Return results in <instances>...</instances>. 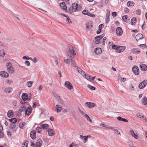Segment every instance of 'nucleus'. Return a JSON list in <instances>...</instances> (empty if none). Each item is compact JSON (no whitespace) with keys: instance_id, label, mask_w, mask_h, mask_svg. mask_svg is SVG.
Here are the masks:
<instances>
[{"instance_id":"f257e3e1","label":"nucleus","mask_w":147,"mask_h":147,"mask_svg":"<svg viewBox=\"0 0 147 147\" xmlns=\"http://www.w3.org/2000/svg\"><path fill=\"white\" fill-rule=\"evenodd\" d=\"M80 10V9L78 7V4L76 3H74L72 4L71 7H70L69 9H68L67 11L70 13H71L73 12Z\"/></svg>"},{"instance_id":"f03ea898","label":"nucleus","mask_w":147,"mask_h":147,"mask_svg":"<svg viewBox=\"0 0 147 147\" xmlns=\"http://www.w3.org/2000/svg\"><path fill=\"white\" fill-rule=\"evenodd\" d=\"M69 50L67 53V57L73 58L76 54V50H74V48L71 45L69 46Z\"/></svg>"},{"instance_id":"7ed1b4c3","label":"nucleus","mask_w":147,"mask_h":147,"mask_svg":"<svg viewBox=\"0 0 147 147\" xmlns=\"http://www.w3.org/2000/svg\"><path fill=\"white\" fill-rule=\"evenodd\" d=\"M6 65L7 71L9 73L13 74L14 72V68L12 67L11 62H9L6 63Z\"/></svg>"},{"instance_id":"20e7f679","label":"nucleus","mask_w":147,"mask_h":147,"mask_svg":"<svg viewBox=\"0 0 147 147\" xmlns=\"http://www.w3.org/2000/svg\"><path fill=\"white\" fill-rule=\"evenodd\" d=\"M73 58H67L64 60V62L65 63L68 65L71 64V65L74 67H76L75 64V61Z\"/></svg>"},{"instance_id":"39448f33","label":"nucleus","mask_w":147,"mask_h":147,"mask_svg":"<svg viewBox=\"0 0 147 147\" xmlns=\"http://www.w3.org/2000/svg\"><path fill=\"white\" fill-rule=\"evenodd\" d=\"M147 84V80H145L140 83L138 85V88L140 89H142L144 88Z\"/></svg>"},{"instance_id":"423d86ee","label":"nucleus","mask_w":147,"mask_h":147,"mask_svg":"<svg viewBox=\"0 0 147 147\" xmlns=\"http://www.w3.org/2000/svg\"><path fill=\"white\" fill-rule=\"evenodd\" d=\"M85 105L89 108H91L96 106V105L94 103H92L90 102H87L85 103Z\"/></svg>"},{"instance_id":"0eeeda50","label":"nucleus","mask_w":147,"mask_h":147,"mask_svg":"<svg viewBox=\"0 0 147 147\" xmlns=\"http://www.w3.org/2000/svg\"><path fill=\"white\" fill-rule=\"evenodd\" d=\"M64 84L65 86L69 90H71L73 88V86L71 83L68 81L65 82Z\"/></svg>"},{"instance_id":"6e6552de","label":"nucleus","mask_w":147,"mask_h":147,"mask_svg":"<svg viewBox=\"0 0 147 147\" xmlns=\"http://www.w3.org/2000/svg\"><path fill=\"white\" fill-rule=\"evenodd\" d=\"M126 47L124 46H119L117 47L116 49V51L118 53H119L124 51Z\"/></svg>"},{"instance_id":"1a4fd4ad","label":"nucleus","mask_w":147,"mask_h":147,"mask_svg":"<svg viewBox=\"0 0 147 147\" xmlns=\"http://www.w3.org/2000/svg\"><path fill=\"white\" fill-rule=\"evenodd\" d=\"M132 71L135 75H138L139 74V71L138 68L137 66H134L132 68Z\"/></svg>"},{"instance_id":"9d476101","label":"nucleus","mask_w":147,"mask_h":147,"mask_svg":"<svg viewBox=\"0 0 147 147\" xmlns=\"http://www.w3.org/2000/svg\"><path fill=\"white\" fill-rule=\"evenodd\" d=\"M103 37V34L96 37L95 38V44H99L100 42V40L102 39Z\"/></svg>"},{"instance_id":"9b49d317","label":"nucleus","mask_w":147,"mask_h":147,"mask_svg":"<svg viewBox=\"0 0 147 147\" xmlns=\"http://www.w3.org/2000/svg\"><path fill=\"white\" fill-rule=\"evenodd\" d=\"M116 32L117 36H121L123 33L122 29L120 27H117L116 29Z\"/></svg>"},{"instance_id":"f8f14e48","label":"nucleus","mask_w":147,"mask_h":147,"mask_svg":"<svg viewBox=\"0 0 147 147\" xmlns=\"http://www.w3.org/2000/svg\"><path fill=\"white\" fill-rule=\"evenodd\" d=\"M16 125L11 124L9 125V128L11 129L12 132H14L16 131Z\"/></svg>"},{"instance_id":"ddd939ff","label":"nucleus","mask_w":147,"mask_h":147,"mask_svg":"<svg viewBox=\"0 0 147 147\" xmlns=\"http://www.w3.org/2000/svg\"><path fill=\"white\" fill-rule=\"evenodd\" d=\"M31 107H28L25 110V114L26 115L28 116L31 113Z\"/></svg>"},{"instance_id":"4468645a","label":"nucleus","mask_w":147,"mask_h":147,"mask_svg":"<svg viewBox=\"0 0 147 147\" xmlns=\"http://www.w3.org/2000/svg\"><path fill=\"white\" fill-rule=\"evenodd\" d=\"M30 136L33 139H34L36 138V133L34 130H32L31 131Z\"/></svg>"},{"instance_id":"2eb2a0df","label":"nucleus","mask_w":147,"mask_h":147,"mask_svg":"<svg viewBox=\"0 0 147 147\" xmlns=\"http://www.w3.org/2000/svg\"><path fill=\"white\" fill-rule=\"evenodd\" d=\"M0 75L2 77L7 78L9 76V74L5 71H2L0 72Z\"/></svg>"},{"instance_id":"dca6fc26","label":"nucleus","mask_w":147,"mask_h":147,"mask_svg":"<svg viewBox=\"0 0 147 147\" xmlns=\"http://www.w3.org/2000/svg\"><path fill=\"white\" fill-rule=\"evenodd\" d=\"M55 108L56 110V112L57 113L60 112L62 110V107L59 105H56Z\"/></svg>"},{"instance_id":"f3484780","label":"nucleus","mask_w":147,"mask_h":147,"mask_svg":"<svg viewBox=\"0 0 147 147\" xmlns=\"http://www.w3.org/2000/svg\"><path fill=\"white\" fill-rule=\"evenodd\" d=\"M140 67L141 70L143 71H145L147 69V66L144 64H140Z\"/></svg>"},{"instance_id":"a211bd4d","label":"nucleus","mask_w":147,"mask_h":147,"mask_svg":"<svg viewBox=\"0 0 147 147\" xmlns=\"http://www.w3.org/2000/svg\"><path fill=\"white\" fill-rule=\"evenodd\" d=\"M48 131L49 134V135L51 136H53L55 132L54 130L51 129H48Z\"/></svg>"},{"instance_id":"6ab92c4d","label":"nucleus","mask_w":147,"mask_h":147,"mask_svg":"<svg viewBox=\"0 0 147 147\" xmlns=\"http://www.w3.org/2000/svg\"><path fill=\"white\" fill-rule=\"evenodd\" d=\"M42 144V141L41 139H38L36 143V146L37 147H40Z\"/></svg>"},{"instance_id":"aec40b11","label":"nucleus","mask_w":147,"mask_h":147,"mask_svg":"<svg viewBox=\"0 0 147 147\" xmlns=\"http://www.w3.org/2000/svg\"><path fill=\"white\" fill-rule=\"evenodd\" d=\"M130 132L131 136L136 139H138V136L135 134L134 131L133 130L131 129Z\"/></svg>"},{"instance_id":"412c9836","label":"nucleus","mask_w":147,"mask_h":147,"mask_svg":"<svg viewBox=\"0 0 147 147\" xmlns=\"http://www.w3.org/2000/svg\"><path fill=\"white\" fill-rule=\"evenodd\" d=\"M95 52L96 54H100L102 52V51L101 49L99 47L96 48L95 50Z\"/></svg>"},{"instance_id":"4be33fe9","label":"nucleus","mask_w":147,"mask_h":147,"mask_svg":"<svg viewBox=\"0 0 147 147\" xmlns=\"http://www.w3.org/2000/svg\"><path fill=\"white\" fill-rule=\"evenodd\" d=\"M22 97L23 100L26 101L28 98V95L26 93H23L22 94Z\"/></svg>"},{"instance_id":"5701e85b","label":"nucleus","mask_w":147,"mask_h":147,"mask_svg":"<svg viewBox=\"0 0 147 147\" xmlns=\"http://www.w3.org/2000/svg\"><path fill=\"white\" fill-rule=\"evenodd\" d=\"M143 35L141 34H138L136 36V39L137 41L143 38Z\"/></svg>"},{"instance_id":"b1692460","label":"nucleus","mask_w":147,"mask_h":147,"mask_svg":"<svg viewBox=\"0 0 147 147\" xmlns=\"http://www.w3.org/2000/svg\"><path fill=\"white\" fill-rule=\"evenodd\" d=\"M59 5L61 8L64 10H66L67 9L66 6L65 4V3L63 2L59 4Z\"/></svg>"},{"instance_id":"393cba45","label":"nucleus","mask_w":147,"mask_h":147,"mask_svg":"<svg viewBox=\"0 0 147 147\" xmlns=\"http://www.w3.org/2000/svg\"><path fill=\"white\" fill-rule=\"evenodd\" d=\"M117 119L119 121H123L125 122H127L128 121L127 119L124 118H123L120 116L117 117Z\"/></svg>"},{"instance_id":"a878e982","label":"nucleus","mask_w":147,"mask_h":147,"mask_svg":"<svg viewBox=\"0 0 147 147\" xmlns=\"http://www.w3.org/2000/svg\"><path fill=\"white\" fill-rule=\"evenodd\" d=\"M13 111L12 110H9L7 113V116L9 117H13Z\"/></svg>"},{"instance_id":"bb28decb","label":"nucleus","mask_w":147,"mask_h":147,"mask_svg":"<svg viewBox=\"0 0 147 147\" xmlns=\"http://www.w3.org/2000/svg\"><path fill=\"white\" fill-rule=\"evenodd\" d=\"M84 117L86 119L87 121H88L90 123L92 122V121L90 119L89 116L87 114H85L84 115Z\"/></svg>"},{"instance_id":"cd10ccee","label":"nucleus","mask_w":147,"mask_h":147,"mask_svg":"<svg viewBox=\"0 0 147 147\" xmlns=\"http://www.w3.org/2000/svg\"><path fill=\"white\" fill-rule=\"evenodd\" d=\"M127 5L129 7L130 6H133L134 4V3L132 1H130L128 2L127 3Z\"/></svg>"},{"instance_id":"c85d7f7f","label":"nucleus","mask_w":147,"mask_h":147,"mask_svg":"<svg viewBox=\"0 0 147 147\" xmlns=\"http://www.w3.org/2000/svg\"><path fill=\"white\" fill-rule=\"evenodd\" d=\"M23 23L26 25H29L30 24V22L29 20L26 18H24V21H23Z\"/></svg>"},{"instance_id":"c756f323","label":"nucleus","mask_w":147,"mask_h":147,"mask_svg":"<svg viewBox=\"0 0 147 147\" xmlns=\"http://www.w3.org/2000/svg\"><path fill=\"white\" fill-rule=\"evenodd\" d=\"M9 121H10L11 123L13 124H14L16 122L17 120L16 119L13 118L11 119H9Z\"/></svg>"},{"instance_id":"7c9ffc66","label":"nucleus","mask_w":147,"mask_h":147,"mask_svg":"<svg viewBox=\"0 0 147 147\" xmlns=\"http://www.w3.org/2000/svg\"><path fill=\"white\" fill-rule=\"evenodd\" d=\"M26 107L24 105H22L20 108L19 111L21 112L24 111L26 109Z\"/></svg>"},{"instance_id":"2f4dec72","label":"nucleus","mask_w":147,"mask_h":147,"mask_svg":"<svg viewBox=\"0 0 147 147\" xmlns=\"http://www.w3.org/2000/svg\"><path fill=\"white\" fill-rule=\"evenodd\" d=\"M142 102L144 105H146L147 103V98L146 97L143 98L142 100Z\"/></svg>"},{"instance_id":"473e14b6","label":"nucleus","mask_w":147,"mask_h":147,"mask_svg":"<svg viewBox=\"0 0 147 147\" xmlns=\"http://www.w3.org/2000/svg\"><path fill=\"white\" fill-rule=\"evenodd\" d=\"M131 23L132 25H135L136 23V18L135 17H133L131 19Z\"/></svg>"},{"instance_id":"72a5a7b5","label":"nucleus","mask_w":147,"mask_h":147,"mask_svg":"<svg viewBox=\"0 0 147 147\" xmlns=\"http://www.w3.org/2000/svg\"><path fill=\"white\" fill-rule=\"evenodd\" d=\"M41 126L43 129H47L49 127V125L47 124H42Z\"/></svg>"},{"instance_id":"f704fd0d","label":"nucleus","mask_w":147,"mask_h":147,"mask_svg":"<svg viewBox=\"0 0 147 147\" xmlns=\"http://www.w3.org/2000/svg\"><path fill=\"white\" fill-rule=\"evenodd\" d=\"M86 28L89 30L91 29L92 27V25L90 23L86 24Z\"/></svg>"},{"instance_id":"c9c22d12","label":"nucleus","mask_w":147,"mask_h":147,"mask_svg":"<svg viewBox=\"0 0 147 147\" xmlns=\"http://www.w3.org/2000/svg\"><path fill=\"white\" fill-rule=\"evenodd\" d=\"M57 99L58 101L59 102V104H60L62 105L63 104V101L62 99L60 98V97L59 96L57 97Z\"/></svg>"},{"instance_id":"e433bc0d","label":"nucleus","mask_w":147,"mask_h":147,"mask_svg":"<svg viewBox=\"0 0 147 147\" xmlns=\"http://www.w3.org/2000/svg\"><path fill=\"white\" fill-rule=\"evenodd\" d=\"M11 89L10 88L8 87L5 89L4 92L6 93H9L11 92Z\"/></svg>"},{"instance_id":"4c0bfd02","label":"nucleus","mask_w":147,"mask_h":147,"mask_svg":"<svg viewBox=\"0 0 147 147\" xmlns=\"http://www.w3.org/2000/svg\"><path fill=\"white\" fill-rule=\"evenodd\" d=\"M28 142L27 141L24 142L22 145V147H27Z\"/></svg>"},{"instance_id":"58836bf2","label":"nucleus","mask_w":147,"mask_h":147,"mask_svg":"<svg viewBox=\"0 0 147 147\" xmlns=\"http://www.w3.org/2000/svg\"><path fill=\"white\" fill-rule=\"evenodd\" d=\"M132 51L133 53L134 54H135V53L136 54L137 53V54H138L140 51V50H139L138 49H135V48H134L132 49Z\"/></svg>"},{"instance_id":"ea45409f","label":"nucleus","mask_w":147,"mask_h":147,"mask_svg":"<svg viewBox=\"0 0 147 147\" xmlns=\"http://www.w3.org/2000/svg\"><path fill=\"white\" fill-rule=\"evenodd\" d=\"M5 55V52L3 50H1L0 51V55L1 57H4Z\"/></svg>"},{"instance_id":"a19ab883","label":"nucleus","mask_w":147,"mask_h":147,"mask_svg":"<svg viewBox=\"0 0 147 147\" xmlns=\"http://www.w3.org/2000/svg\"><path fill=\"white\" fill-rule=\"evenodd\" d=\"M66 17V22L67 23L69 24H71L72 23V22L71 21L70 19L69 18V16H67V17Z\"/></svg>"},{"instance_id":"79ce46f5","label":"nucleus","mask_w":147,"mask_h":147,"mask_svg":"<svg viewBox=\"0 0 147 147\" xmlns=\"http://www.w3.org/2000/svg\"><path fill=\"white\" fill-rule=\"evenodd\" d=\"M84 76L85 78L87 79L88 80H91V78H90L91 76H89L88 74H84Z\"/></svg>"},{"instance_id":"37998d69","label":"nucleus","mask_w":147,"mask_h":147,"mask_svg":"<svg viewBox=\"0 0 147 147\" xmlns=\"http://www.w3.org/2000/svg\"><path fill=\"white\" fill-rule=\"evenodd\" d=\"M137 116L140 118H142V120L144 119V116L141 113H138Z\"/></svg>"},{"instance_id":"c03bdc74","label":"nucleus","mask_w":147,"mask_h":147,"mask_svg":"<svg viewBox=\"0 0 147 147\" xmlns=\"http://www.w3.org/2000/svg\"><path fill=\"white\" fill-rule=\"evenodd\" d=\"M33 82L32 81H30L27 82V85L29 87H31Z\"/></svg>"},{"instance_id":"a18cd8bd","label":"nucleus","mask_w":147,"mask_h":147,"mask_svg":"<svg viewBox=\"0 0 147 147\" xmlns=\"http://www.w3.org/2000/svg\"><path fill=\"white\" fill-rule=\"evenodd\" d=\"M127 16H124L122 17L123 20L125 22H127Z\"/></svg>"},{"instance_id":"49530a36","label":"nucleus","mask_w":147,"mask_h":147,"mask_svg":"<svg viewBox=\"0 0 147 147\" xmlns=\"http://www.w3.org/2000/svg\"><path fill=\"white\" fill-rule=\"evenodd\" d=\"M118 78L120 80L121 82H124L126 80V78H122L120 76Z\"/></svg>"},{"instance_id":"de8ad7c7","label":"nucleus","mask_w":147,"mask_h":147,"mask_svg":"<svg viewBox=\"0 0 147 147\" xmlns=\"http://www.w3.org/2000/svg\"><path fill=\"white\" fill-rule=\"evenodd\" d=\"M75 146L76 147H78L79 145L76 144L72 143L69 146V147H72L73 146Z\"/></svg>"},{"instance_id":"09e8293b","label":"nucleus","mask_w":147,"mask_h":147,"mask_svg":"<svg viewBox=\"0 0 147 147\" xmlns=\"http://www.w3.org/2000/svg\"><path fill=\"white\" fill-rule=\"evenodd\" d=\"M87 87L89 88L90 89L92 90H95V88L94 87L91 86L90 85H88Z\"/></svg>"},{"instance_id":"8fccbe9b","label":"nucleus","mask_w":147,"mask_h":147,"mask_svg":"<svg viewBox=\"0 0 147 147\" xmlns=\"http://www.w3.org/2000/svg\"><path fill=\"white\" fill-rule=\"evenodd\" d=\"M36 130L37 131L38 133H40L42 131V128L41 127H36Z\"/></svg>"},{"instance_id":"3c124183","label":"nucleus","mask_w":147,"mask_h":147,"mask_svg":"<svg viewBox=\"0 0 147 147\" xmlns=\"http://www.w3.org/2000/svg\"><path fill=\"white\" fill-rule=\"evenodd\" d=\"M26 123L25 122L20 123L19 124V126L20 128L22 129L23 127L25 125Z\"/></svg>"},{"instance_id":"603ef678","label":"nucleus","mask_w":147,"mask_h":147,"mask_svg":"<svg viewBox=\"0 0 147 147\" xmlns=\"http://www.w3.org/2000/svg\"><path fill=\"white\" fill-rule=\"evenodd\" d=\"M129 89L131 91H133L134 90V87L132 84H130L129 87Z\"/></svg>"},{"instance_id":"864d4df0","label":"nucleus","mask_w":147,"mask_h":147,"mask_svg":"<svg viewBox=\"0 0 147 147\" xmlns=\"http://www.w3.org/2000/svg\"><path fill=\"white\" fill-rule=\"evenodd\" d=\"M30 59L32 60L34 63H35L38 61L37 59L35 57L33 59H32V58L30 57Z\"/></svg>"},{"instance_id":"5fc2aeb1","label":"nucleus","mask_w":147,"mask_h":147,"mask_svg":"<svg viewBox=\"0 0 147 147\" xmlns=\"http://www.w3.org/2000/svg\"><path fill=\"white\" fill-rule=\"evenodd\" d=\"M141 13V11L140 9H138L136 10V13L137 15H139Z\"/></svg>"},{"instance_id":"6e6d98bb","label":"nucleus","mask_w":147,"mask_h":147,"mask_svg":"<svg viewBox=\"0 0 147 147\" xmlns=\"http://www.w3.org/2000/svg\"><path fill=\"white\" fill-rule=\"evenodd\" d=\"M91 137V136L90 135H88V136H82V135H80V137L81 138H83L84 137H86L87 139H88V138H90Z\"/></svg>"},{"instance_id":"4d7b16f0","label":"nucleus","mask_w":147,"mask_h":147,"mask_svg":"<svg viewBox=\"0 0 147 147\" xmlns=\"http://www.w3.org/2000/svg\"><path fill=\"white\" fill-rule=\"evenodd\" d=\"M79 73H80V74H81L83 76H84V72L81 69V70H79V72H78Z\"/></svg>"},{"instance_id":"13d9d810","label":"nucleus","mask_w":147,"mask_h":147,"mask_svg":"<svg viewBox=\"0 0 147 147\" xmlns=\"http://www.w3.org/2000/svg\"><path fill=\"white\" fill-rule=\"evenodd\" d=\"M114 131L115 133H116L117 134H119V135L120 134L121 135V134H120V132L117 129H114Z\"/></svg>"},{"instance_id":"bf43d9fd","label":"nucleus","mask_w":147,"mask_h":147,"mask_svg":"<svg viewBox=\"0 0 147 147\" xmlns=\"http://www.w3.org/2000/svg\"><path fill=\"white\" fill-rule=\"evenodd\" d=\"M129 11V9L127 7H126L124 9V11L125 12L128 13Z\"/></svg>"},{"instance_id":"052dcab7","label":"nucleus","mask_w":147,"mask_h":147,"mask_svg":"<svg viewBox=\"0 0 147 147\" xmlns=\"http://www.w3.org/2000/svg\"><path fill=\"white\" fill-rule=\"evenodd\" d=\"M25 65H27V66H28L30 65V63L29 61H25Z\"/></svg>"},{"instance_id":"680f3d73","label":"nucleus","mask_w":147,"mask_h":147,"mask_svg":"<svg viewBox=\"0 0 147 147\" xmlns=\"http://www.w3.org/2000/svg\"><path fill=\"white\" fill-rule=\"evenodd\" d=\"M88 16L93 18H94L95 17V16L94 14L91 13H89V15H88Z\"/></svg>"},{"instance_id":"e2e57ef3","label":"nucleus","mask_w":147,"mask_h":147,"mask_svg":"<svg viewBox=\"0 0 147 147\" xmlns=\"http://www.w3.org/2000/svg\"><path fill=\"white\" fill-rule=\"evenodd\" d=\"M83 138H84L83 142L84 143H86L88 139L86 137H84Z\"/></svg>"},{"instance_id":"0e129e2a","label":"nucleus","mask_w":147,"mask_h":147,"mask_svg":"<svg viewBox=\"0 0 147 147\" xmlns=\"http://www.w3.org/2000/svg\"><path fill=\"white\" fill-rule=\"evenodd\" d=\"M75 67L76 70L78 72H79V70H81V69L78 66H76V67Z\"/></svg>"},{"instance_id":"69168bd1","label":"nucleus","mask_w":147,"mask_h":147,"mask_svg":"<svg viewBox=\"0 0 147 147\" xmlns=\"http://www.w3.org/2000/svg\"><path fill=\"white\" fill-rule=\"evenodd\" d=\"M55 61L56 63V65H57L58 63V61L57 57H55Z\"/></svg>"},{"instance_id":"338daca9","label":"nucleus","mask_w":147,"mask_h":147,"mask_svg":"<svg viewBox=\"0 0 147 147\" xmlns=\"http://www.w3.org/2000/svg\"><path fill=\"white\" fill-rule=\"evenodd\" d=\"M106 21L107 23L109 22V16H107L106 17Z\"/></svg>"},{"instance_id":"774afa93","label":"nucleus","mask_w":147,"mask_h":147,"mask_svg":"<svg viewBox=\"0 0 147 147\" xmlns=\"http://www.w3.org/2000/svg\"><path fill=\"white\" fill-rule=\"evenodd\" d=\"M36 102H34L33 103L32 105V107L34 108H35L36 107Z\"/></svg>"}]
</instances>
